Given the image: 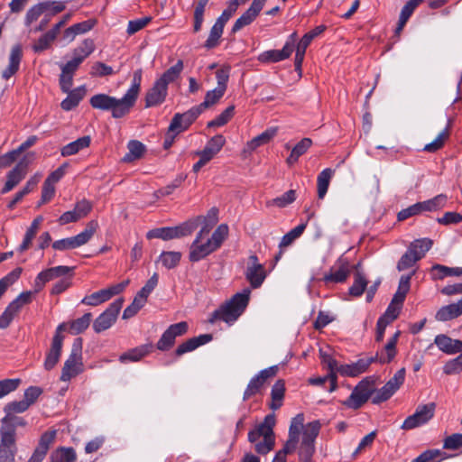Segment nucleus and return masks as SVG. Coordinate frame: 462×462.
Here are the masks:
<instances>
[{
  "instance_id": "nucleus-1",
  "label": "nucleus",
  "mask_w": 462,
  "mask_h": 462,
  "mask_svg": "<svg viewBox=\"0 0 462 462\" xmlns=\"http://www.w3.org/2000/svg\"><path fill=\"white\" fill-rule=\"evenodd\" d=\"M303 413H299L291 420L288 439L282 449L279 450L273 462H286L287 454L294 452L299 445V457L304 462H310L315 453V440L319 433V420L304 424Z\"/></svg>"
},
{
  "instance_id": "nucleus-2",
  "label": "nucleus",
  "mask_w": 462,
  "mask_h": 462,
  "mask_svg": "<svg viewBox=\"0 0 462 462\" xmlns=\"http://www.w3.org/2000/svg\"><path fill=\"white\" fill-rule=\"evenodd\" d=\"M142 76L141 69L134 72L131 86L121 98L106 94H96L89 99L90 106L95 109L110 111L112 117L116 119L125 116L130 113L138 98Z\"/></svg>"
},
{
  "instance_id": "nucleus-3",
  "label": "nucleus",
  "mask_w": 462,
  "mask_h": 462,
  "mask_svg": "<svg viewBox=\"0 0 462 462\" xmlns=\"http://www.w3.org/2000/svg\"><path fill=\"white\" fill-rule=\"evenodd\" d=\"M211 227L204 226L197 234L195 240L189 247V259L190 262H199L217 251L228 235V226L221 224L209 237Z\"/></svg>"
},
{
  "instance_id": "nucleus-4",
  "label": "nucleus",
  "mask_w": 462,
  "mask_h": 462,
  "mask_svg": "<svg viewBox=\"0 0 462 462\" xmlns=\"http://www.w3.org/2000/svg\"><path fill=\"white\" fill-rule=\"evenodd\" d=\"M399 336L400 332L397 331L375 356L360 358L355 363L339 365L338 373L345 376L354 377L365 373L374 361H379L381 364L390 363L396 355V344Z\"/></svg>"
},
{
  "instance_id": "nucleus-5",
  "label": "nucleus",
  "mask_w": 462,
  "mask_h": 462,
  "mask_svg": "<svg viewBox=\"0 0 462 462\" xmlns=\"http://www.w3.org/2000/svg\"><path fill=\"white\" fill-rule=\"evenodd\" d=\"M250 293L249 289H245L242 292L236 293L229 300L212 312L208 322L215 323L217 320H222L227 324H233L247 307Z\"/></svg>"
},
{
  "instance_id": "nucleus-6",
  "label": "nucleus",
  "mask_w": 462,
  "mask_h": 462,
  "mask_svg": "<svg viewBox=\"0 0 462 462\" xmlns=\"http://www.w3.org/2000/svg\"><path fill=\"white\" fill-rule=\"evenodd\" d=\"M98 228L97 220L88 222L85 229L75 236L67 237L55 241L52 247L58 251L71 250L80 247L88 243Z\"/></svg>"
},
{
  "instance_id": "nucleus-7",
  "label": "nucleus",
  "mask_w": 462,
  "mask_h": 462,
  "mask_svg": "<svg viewBox=\"0 0 462 462\" xmlns=\"http://www.w3.org/2000/svg\"><path fill=\"white\" fill-rule=\"evenodd\" d=\"M82 340L76 338L71 348V352L62 367L60 380L68 382L83 372L82 363Z\"/></svg>"
},
{
  "instance_id": "nucleus-8",
  "label": "nucleus",
  "mask_w": 462,
  "mask_h": 462,
  "mask_svg": "<svg viewBox=\"0 0 462 462\" xmlns=\"http://www.w3.org/2000/svg\"><path fill=\"white\" fill-rule=\"evenodd\" d=\"M123 299H117L102 312L93 322V329L100 333L111 328L116 321L117 316L123 307Z\"/></svg>"
},
{
  "instance_id": "nucleus-9",
  "label": "nucleus",
  "mask_w": 462,
  "mask_h": 462,
  "mask_svg": "<svg viewBox=\"0 0 462 462\" xmlns=\"http://www.w3.org/2000/svg\"><path fill=\"white\" fill-rule=\"evenodd\" d=\"M129 284V280H125L120 283L114 284L106 289L100 290L93 292L90 295L85 296L81 300V303L87 306H97L107 300L113 296L121 293Z\"/></svg>"
},
{
  "instance_id": "nucleus-10",
  "label": "nucleus",
  "mask_w": 462,
  "mask_h": 462,
  "mask_svg": "<svg viewBox=\"0 0 462 462\" xmlns=\"http://www.w3.org/2000/svg\"><path fill=\"white\" fill-rule=\"evenodd\" d=\"M195 229L193 223H184L173 227L154 228L146 234L148 239L161 238L162 240H170L190 235Z\"/></svg>"
},
{
  "instance_id": "nucleus-11",
  "label": "nucleus",
  "mask_w": 462,
  "mask_h": 462,
  "mask_svg": "<svg viewBox=\"0 0 462 462\" xmlns=\"http://www.w3.org/2000/svg\"><path fill=\"white\" fill-rule=\"evenodd\" d=\"M435 408L436 405L434 402L418 406L416 411L405 419L402 425V429L412 430L426 424L433 418Z\"/></svg>"
},
{
  "instance_id": "nucleus-12",
  "label": "nucleus",
  "mask_w": 462,
  "mask_h": 462,
  "mask_svg": "<svg viewBox=\"0 0 462 462\" xmlns=\"http://www.w3.org/2000/svg\"><path fill=\"white\" fill-rule=\"evenodd\" d=\"M188 323L180 321L171 325L162 335L156 344V347L161 351H168L174 344L178 337L183 336L188 331Z\"/></svg>"
},
{
  "instance_id": "nucleus-13",
  "label": "nucleus",
  "mask_w": 462,
  "mask_h": 462,
  "mask_svg": "<svg viewBox=\"0 0 462 462\" xmlns=\"http://www.w3.org/2000/svg\"><path fill=\"white\" fill-rule=\"evenodd\" d=\"M405 374V368L398 370L394 375L375 393V395L373 398V402L380 403L391 398L403 383Z\"/></svg>"
},
{
  "instance_id": "nucleus-14",
  "label": "nucleus",
  "mask_w": 462,
  "mask_h": 462,
  "mask_svg": "<svg viewBox=\"0 0 462 462\" xmlns=\"http://www.w3.org/2000/svg\"><path fill=\"white\" fill-rule=\"evenodd\" d=\"M245 276L254 289L259 288L265 280L266 272L264 266L259 263L258 257L255 254L249 256Z\"/></svg>"
},
{
  "instance_id": "nucleus-15",
  "label": "nucleus",
  "mask_w": 462,
  "mask_h": 462,
  "mask_svg": "<svg viewBox=\"0 0 462 462\" xmlns=\"http://www.w3.org/2000/svg\"><path fill=\"white\" fill-rule=\"evenodd\" d=\"M350 273L351 266L348 260L341 256L330 268L329 273L324 275L323 281L326 284L341 283L346 281Z\"/></svg>"
},
{
  "instance_id": "nucleus-16",
  "label": "nucleus",
  "mask_w": 462,
  "mask_h": 462,
  "mask_svg": "<svg viewBox=\"0 0 462 462\" xmlns=\"http://www.w3.org/2000/svg\"><path fill=\"white\" fill-rule=\"evenodd\" d=\"M277 373V366H271L269 368L263 369L259 372L256 375H254L249 382L245 393H244V400H248L252 396L258 393L261 388L264 385L266 381L273 377Z\"/></svg>"
},
{
  "instance_id": "nucleus-17",
  "label": "nucleus",
  "mask_w": 462,
  "mask_h": 462,
  "mask_svg": "<svg viewBox=\"0 0 462 462\" xmlns=\"http://www.w3.org/2000/svg\"><path fill=\"white\" fill-rule=\"evenodd\" d=\"M267 0H253L250 7L235 22L232 32H236L251 24L263 8Z\"/></svg>"
},
{
  "instance_id": "nucleus-18",
  "label": "nucleus",
  "mask_w": 462,
  "mask_h": 462,
  "mask_svg": "<svg viewBox=\"0 0 462 462\" xmlns=\"http://www.w3.org/2000/svg\"><path fill=\"white\" fill-rule=\"evenodd\" d=\"M200 115L199 108L196 106L191 107L189 110L182 114H175L170 124V130H174L178 134H180L187 130L189 125L197 119Z\"/></svg>"
},
{
  "instance_id": "nucleus-19",
  "label": "nucleus",
  "mask_w": 462,
  "mask_h": 462,
  "mask_svg": "<svg viewBox=\"0 0 462 462\" xmlns=\"http://www.w3.org/2000/svg\"><path fill=\"white\" fill-rule=\"evenodd\" d=\"M0 434V449H5V451L14 450L15 452V426L11 422V419L8 416L2 420Z\"/></svg>"
},
{
  "instance_id": "nucleus-20",
  "label": "nucleus",
  "mask_w": 462,
  "mask_h": 462,
  "mask_svg": "<svg viewBox=\"0 0 462 462\" xmlns=\"http://www.w3.org/2000/svg\"><path fill=\"white\" fill-rule=\"evenodd\" d=\"M167 90L168 87L165 86V83L157 79L146 94L145 106L151 107L162 104L166 98Z\"/></svg>"
},
{
  "instance_id": "nucleus-21",
  "label": "nucleus",
  "mask_w": 462,
  "mask_h": 462,
  "mask_svg": "<svg viewBox=\"0 0 462 462\" xmlns=\"http://www.w3.org/2000/svg\"><path fill=\"white\" fill-rule=\"evenodd\" d=\"M370 397V390L366 385L359 383L351 393L344 404L351 409H358L365 403Z\"/></svg>"
},
{
  "instance_id": "nucleus-22",
  "label": "nucleus",
  "mask_w": 462,
  "mask_h": 462,
  "mask_svg": "<svg viewBox=\"0 0 462 462\" xmlns=\"http://www.w3.org/2000/svg\"><path fill=\"white\" fill-rule=\"evenodd\" d=\"M434 343L440 351L448 355H455L462 350V341L453 339L444 334L437 335Z\"/></svg>"
},
{
  "instance_id": "nucleus-23",
  "label": "nucleus",
  "mask_w": 462,
  "mask_h": 462,
  "mask_svg": "<svg viewBox=\"0 0 462 462\" xmlns=\"http://www.w3.org/2000/svg\"><path fill=\"white\" fill-rule=\"evenodd\" d=\"M291 55V43H285L282 50H269L258 56L263 63H275L288 59Z\"/></svg>"
},
{
  "instance_id": "nucleus-24",
  "label": "nucleus",
  "mask_w": 462,
  "mask_h": 462,
  "mask_svg": "<svg viewBox=\"0 0 462 462\" xmlns=\"http://www.w3.org/2000/svg\"><path fill=\"white\" fill-rule=\"evenodd\" d=\"M225 143L226 138L222 134H217L211 137L205 148L200 152H197L196 154L202 155L210 162L221 151Z\"/></svg>"
},
{
  "instance_id": "nucleus-25",
  "label": "nucleus",
  "mask_w": 462,
  "mask_h": 462,
  "mask_svg": "<svg viewBox=\"0 0 462 462\" xmlns=\"http://www.w3.org/2000/svg\"><path fill=\"white\" fill-rule=\"evenodd\" d=\"M62 342H63V337L62 336H57L53 337L51 346L47 353L45 361H44V368L48 371L51 370L59 362L60 355H61V349H62Z\"/></svg>"
},
{
  "instance_id": "nucleus-26",
  "label": "nucleus",
  "mask_w": 462,
  "mask_h": 462,
  "mask_svg": "<svg viewBox=\"0 0 462 462\" xmlns=\"http://www.w3.org/2000/svg\"><path fill=\"white\" fill-rule=\"evenodd\" d=\"M23 57V51L20 45H14L12 47L9 55V64L5 69L2 72V78L9 79L14 76L19 69L20 63Z\"/></svg>"
},
{
  "instance_id": "nucleus-27",
  "label": "nucleus",
  "mask_w": 462,
  "mask_h": 462,
  "mask_svg": "<svg viewBox=\"0 0 462 462\" xmlns=\"http://www.w3.org/2000/svg\"><path fill=\"white\" fill-rule=\"evenodd\" d=\"M86 87L80 86L69 92H66L68 94L67 97L63 99L60 103V106L64 111H70L77 107L79 102L84 98L86 95Z\"/></svg>"
},
{
  "instance_id": "nucleus-28",
  "label": "nucleus",
  "mask_w": 462,
  "mask_h": 462,
  "mask_svg": "<svg viewBox=\"0 0 462 462\" xmlns=\"http://www.w3.org/2000/svg\"><path fill=\"white\" fill-rule=\"evenodd\" d=\"M276 134H277L276 127H270V128L266 129L264 132H263L259 135L255 136L251 141L247 142L244 152H254L258 147L268 143Z\"/></svg>"
},
{
  "instance_id": "nucleus-29",
  "label": "nucleus",
  "mask_w": 462,
  "mask_h": 462,
  "mask_svg": "<svg viewBox=\"0 0 462 462\" xmlns=\"http://www.w3.org/2000/svg\"><path fill=\"white\" fill-rule=\"evenodd\" d=\"M275 424L274 415H267L263 423L259 424L255 429L252 430L248 433V440L252 444H256L263 435L268 434V430L271 427Z\"/></svg>"
},
{
  "instance_id": "nucleus-30",
  "label": "nucleus",
  "mask_w": 462,
  "mask_h": 462,
  "mask_svg": "<svg viewBox=\"0 0 462 462\" xmlns=\"http://www.w3.org/2000/svg\"><path fill=\"white\" fill-rule=\"evenodd\" d=\"M462 314V298L457 302L440 308L436 313V319L448 321L457 318Z\"/></svg>"
},
{
  "instance_id": "nucleus-31",
  "label": "nucleus",
  "mask_w": 462,
  "mask_h": 462,
  "mask_svg": "<svg viewBox=\"0 0 462 462\" xmlns=\"http://www.w3.org/2000/svg\"><path fill=\"white\" fill-rule=\"evenodd\" d=\"M152 344H145V345L139 346L137 347L130 349L127 352L122 354L119 356V361L121 363L138 362L143 357L147 356L152 351Z\"/></svg>"
},
{
  "instance_id": "nucleus-32",
  "label": "nucleus",
  "mask_w": 462,
  "mask_h": 462,
  "mask_svg": "<svg viewBox=\"0 0 462 462\" xmlns=\"http://www.w3.org/2000/svg\"><path fill=\"white\" fill-rule=\"evenodd\" d=\"M91 138L88 135L82 136L76 141H73L64 145L60 150V154L63 157L77 154L80 151L88 148L90 145Z\"/></svg>"
},
{
  "instance_id": "nucleus-33",
  "label": "nucleus",
  "mask_w": 462,
  "mask_h": 462,
  "mask_svg": "<svg viewBox=\"0 0 462 462\" xmlns=\"http://www.w3.org/2000/svg\"><path fill=\"white\" fill-rule=\"evenodd\" d=\"M41 177L42 175L40 173H35L33 176H32L27 180L24 187L14 195V199L7 205V208L9 209H13L15 207V205L19 201H21L25 195L32 192L40 182Z\"/></svg>"
},
{
  "instance_id": "nucleus-34",
  "label": "nucleus",
  "mask_w": 462,
  "mask_h": 462,
  "mask_svg": "<svg viewBox=\"0 0 462 462\" xmlns=\"http://www.w3.org/2000/svg\"><path fill=\"white\" fill-rule=\"evenodd\" d=\"M77 453L71 447H59L50 455V462H75Z\"/></svg>"
},
{
  "instance_id": "nucleus-35",
  "label": "nucleus",
  "mask_w": 462,
  "mask_h": 462,
  "mask_svg": "<svg viewBox=\"0 0 462 462\" xmlns=\"http://www.w3.org/2000/svg\"><path fill=\"white\" fill-rule=\"evenodd\" d=\"M422 2H423V0H409L404 5V6L402 7V9L401 11L398 25L395 30L396 34H399L402 31L403 27L405 26L409 18L411 16L414 10Z\"/></svg>"
},
{
  "instance_id": "nucleus-36",
  "label": "nucleus",
  "mask_w": 462,
  "mask_h": 462,
  "mask_svg": "<svg viewBox=\"0 0 462 462\" xmlns=\"http://www.w3.org/2000/svg\"><path fill=\"white\" fill-rule=\"evenodd\" d=\"M335 174V171L331 168L324 169L317 178V189H318V197L320 199H323L326 196L329 183L331 179Z\"/></svg>"
},
{
  "instance_id": "nucleus-37",
  "label": "nucleus",
  "mask_w": 462,
  "mask_h": 462,
  "mask_svg": "<svg viewBox=\"0 0 462 462\" xmlns=\"http://www.w3.org/2000/svg\"><path fill=\"white\" fill-rule=\"evenodd\" d=\"M432 240L429 238L416 239L411 243L408 249L420 261L432 246Z\"/></svg>"
},
{
  "instance_id": "nucleus-38",
  "label": "nucleus",
  "mask_w": 462,
  "mask_h": 462,
  "mask_svg": "<svg viewBox=\"0 0 462 462\" xmlns=\"http://www.w3.org/2000/svg\"><path fill=\"white\" fill-rule=\"evenodd\" d=\"M43 221V217L42 216L37 217L33 219L31 226L26 230V233L23 237V243L19 246L20 252L26 251L32 245L33 238L35 237L42 222Z\"/></svg>"
},
{
  "instance_id": "nucleus-39",
  "label": "nucleus",
  "mask_w": 462,
  "mask_h": 462,
  "mask_svg": "<svg viewBox=\"0 0 462 462\" xmlns=\"http://www.w3.org/2000/svg\"><path fill=\"white\" fill-rule=\"evenodd\" d=\"M312 145V141L310 138L301 139L291 150V154L286 162L289 165H292L298 162L299 158L303 155Z\"/></svg>"
},
{
  "instance_id": "nucleus-40",
  "label": "nucleus",
  "mask_w": 462,
  "mask_h": 462,
  "mask_svg": "<svg viewBox=\"0 0 462 462\" xmlns=\"http://www.w3.org/2000/svg\"><path fill=\"white\" fill-rule=\"evenodd\" d=\"M25 176L26 174L24 172L20 171L18 169L14 167L6 174V181L1 190V193L5 194L11 191L25 178Z\"/></svg>"
},
{
  "instance_id": "nucleus-41",
  "label": "nucleus",
  "mask_w": 462,
  "mask_h": 462,
  "mask_svg": "<svg viewBox=\"0 0 462 462\" xmlns=\"http://www.w3.org/2000/svg\"><path fill=\"white\" fill-rule=\"evenodd\" d=\"M285 386L284 383L282 380L277 381L272 388L271 397L272 402L270 403V408L273 411L280 409L282 405V401L284 398Z\"/></svg>"
},
{
  "instance_id": "nucleus-42",
  "label": "nucleus",
  "mask_w": 462,
  "mask_h": 462,
  "mask_svg": "<svg viewBox=\"0 0 462 462\" xmlns=\"http://www.w3.org/2000/svg\"><path fill=\"white\" fill-rule=\"evenodd\" d=\"M274 443L273 427H271L268 430V434L263 435V439L256 442L254 450L260 455H266L273 448Z\"/></svg>"
},
{
  "instance_id": "nucleus-43",
  "label": "nucleus",
  "mask_w": 462,
  "mask_h": 462,
  "mask_svg": "<svg viewBox=\"0 0 462 462\" xmlns=\"http://www.w3.org/2000/svg\"><path fill=\"white\" fill-rule=\"evenodd\" d=\"M128 152L124 156L123 162H131L140 159L145 152V146L139 141L132 140L127 143Z\"/></svg>"
},
{
  "instance_id": "nucleus-44",
  "label": "nucleus",
  "mask_w": 462,
  "mask_h": 462,
  "mask_svg": "<svg viewBox=\"0 0 462 462\" xmlns=\"http://www.w3.org/2000/svg\"><path fill=\"white\" fill-rule=\"evenodd\" d=\"M225 92V90L217 87L212 90L208 91L206 93L204 101L199 106H196V108H199L201 114L206 108H208L209 106L217 104L224 96Z\"/></svg>"
},
{
  "instance_id": "nucleus-45",
  "label": "nucleus",
  "mask_w": 462,
  "mask_h": 462,
  "mask_svg": "<svg viewBox=\"0 0 462 462\" xmlns=\"http://www.w3.org/2000/svg\"><path fill=\"white\" fill-rule=\"evenodd\" d=\"M448 198L444 194H439L433 199L418 202L419 207L422 212L424 211H436L442 208L447 203Z\"/></svg>"
},
{
  "instance_id": "nucleus-46",
  "label": "nucleus",
  "mask_w": 462,
  "mask_h": 462,
  "mask_svg": "<svg viewBox=\"0 0 462 462\" xmlns=\"http://www.w3.org/2000/svg\"><path fill=\"white\" fill-rule=\"evenodd\" d=\"M183 70V61L179 60L177 63L173 66H171L170 69H168L159 79L158 80L165 83V86L168 87V85L173 81H175L180 75L181 71Z\"/></svg>"
},
{
  "instance_id": "nucleus-47",
  "label": "nucleus",
  "mask_w": 462,
  "mask_h": 462,
  "mask_svg": "<svg viewBox=\"0 0 462 462\" xmlns=\"http://www.w3.org/2000/svg\"><path fill=\"white\" fill-rule=\"evenodd\" d=\"M225 25L220 23L219 22L216 21L214 25L212 26L209 35L205 42V48L208 50L213 49L217 47L219 44V39L221 38L223 34Z\"/></svg>"
},
{
  "instance_id": "nucleus-48",
  "label": "nucleus",
  "mask_w": 462,
  "mask_h": 462,
  "mask_svg": "<svg viewBox=\"0 0 462 462\" xmlns=\"http://www.w3.org/2000/svg\"><path fill=\"white\" fill-rule=\"evenodd\" d=\"M307 226L306 223H302L292 228L290 232L285 234L279 245L280 248H284L291 245L297 238H299L304 232Z\"/></svg>"
},
{
  "instance_id": "nucleus-49",
  "label": "nucleus",
  "mask_w": 462,
  "mask_h": 462,
  "mask_svg": "<svg viewBox=\"0 0 462 462\" xmlns=\"http://www.w3.org/2000/svg\"><path fill=\"white\" fill-rule=\"evenodd\" d=\"M91 313H85L81 318L73 320L69 326V331L73 335H78L85 331L91 321Z\"/></svg>"
},
{
  "instance_id": "nucleus-50",
  "label": "nucleus",
  "mask_w": 462,
  "mask_h": 462,
  "mask_svg": "<svg viewBox=\"0 0 462 462\" xmlns=\"http://www.w3.org/2000/svg\"><path fill=\"white\" fill-rule=\"evenodd\" d=\"M209 0H198V3L195 6L194 10V27L193 30L195 32H198L201 30L202 23L204 21V13L206 6Z\"/></svg>"
},
{
  "instance_id": "nucleus-51",
  "label": "nucleus",
  "mask_w": 462,
  "mask_h": 462,
  "mask_svg": "<svg viewBox=\"0 0 462 462\" xmlns=\"http://www.w3.org/2000/svg\"><path fill=\"white\" fill-rule=\"evenodd\" d=\"M321 358H322V363L328 366V368L330 372L329 378H330L331 384H332L331 388H330V392H332L336 388L337 377L335 375V373L336 372L338 373L339 365H337V362L333 357H331L329 355L323 354L322 352H321Z\"/></svg>"
},
{
  "instance_id": "nucleus-52",
  "label": "nucleus",
  "mask_w": 462,
  "mask_h": 462,
  "mask_svg": "<svg viewBox=\"0 0 462 462\" xmlns=\"http://www.w3.org/2000/svg\"><path fill=\"white\" fill-rule=\"evenodd\" d=\"M449 131L448 128L446 127L444 130H442L438 136L430 143L426 144L423 148L424 151L429 152H435L445 143V141L448 138Z\"/></svg>"
},
{
  "instance_id": "nucleus-53",
  "label": "nucleus",
  "mask_w": 462,
  "mask_h": 462,
  "mask_svg": "<svg viewBox=\"0 0 462 462\" xmlns=\"http://www.w3.org/2000/svg\"><path fill=\"white\" fill-rule=\"evenodd\" d=\"M180 258L181 254L173 251L163 252L160 255V261L167 269H172L176 267L179 264Z\"/></svg>"
},
{
  "instance_id": "nucleus-54",
  "label": "nucleus",
  "mask_w": 462,
  "mask_h": 462,
  "mask_svg": "<svg viewBox=\"0 0 462 462\" xmlns=\"http://www.w3.org/2000/svg\"><path fill=\"white\" fill-rule=\"evenodd\" d=\"M23 269L21 267L14 268L0 280V293L3 295L6 289L14 284L21 276Z\"/></svg>"
},
{
  "instance_id": "nucleus-55",
  "label": "nucleus",
  "mask_w": 462,
  "mask_h": 462,
  "mask_svg": "<svg viewBox=\"0 0 462 462\" xmlns=\"http://www.w3.org/2000/svg\"><path fill=\"white\" fill-rule=\"evenodd\" d=\"M367 286V281L363 274L356 273L352 286L349 288V294L355 297H359L363 294Z\"/></svg>"
},
{
  "instance_id": "nucleus-56",
  "label": "nucleus",
  "mask_w": 462,
  "mask_h": 462,
  "mask_svg": "<svg viewBox=\"0 0 462 462\" xmlns=\"http://www.w3.org/2000/svg\"><path fill=\"white\" fill-rule=\"evenodd\" d=\"M235 106H230L226 108L219 116L215 119L208 123V127H219L226 125L234 116Z\"/></svg>"
},
{
  "instance_id": "nucleus-57",
  "label": "nucleus",
  "mask_w": 462,
  "mask_h": 462,
  "mask_svg": "<svg viewBox=\"0 0 462 462\" xmlns=\"http://www.w3.org/2000/svg\"><path fill=\"white\" fill-rule=\"evenodd\" d=\"M326 30L325 25H319L310 32L305 33L303 37L299 42L297 47L304 50L306 51L308 46L311 43L313 39L321 34Z\"/></svg>"
},
{
  "instance_id": "nucleus-58",
  "label": "nucleus",
  "mask_w": 462,
  "mask_h": 462,
  "mask_svg": "<svg viewBox=\"0 0 462 462\" xmlns=\"http://www.w3.org/2000/svg\"><path fill=\"white\" fill-rule=\"evenodd\" d=\"M57 34L53 32L51 30L48 31L44 33L37 42L32 46V49L35 52H41L46 49H48L51 43L56 39Z\"/></svg>"
},
{
  "instance_id": "nucleus-59",
  "label": "nucleus",
  "mask_w": 462,
  "mask_h": 462,
  "mask_svg": "<svg viewBox=\"0 0 462 462\" xmlns=\"http://www.w3.org/2000/svg\"><path fill=\"white\" fill-rule=\"evenodd\" d=\"M296 199V191L294 189H290L283 193L282 196L273 199L272 201L268 202V205H274L279 208H284Z\"/></svg>"
},
{
  "instance_id": "nucleus-60",
  "label": "nucleus",
  "mask_w": 462,
  "mask_h": 462,
  "mask_svg": "<svg viewBox=\"0 0 462 462\" xmlns=\"http://www.w3.org/2000/svg\"><path fill=\"white\" fill-rule=\"evenodd\" d=\"M94 42L90 39H86L78 48L73 51V55H76L84 60L94 51Z\"/></svg>"
},
{
  "instance_id": "nucleus-61",
  "label": "nucleus",
  "mask_w": 462,
  "mask_h": 462,
  "mask_svg": "<svg viewBox=\"0 0 462 462\" xmlns=\"http://www.w3.org/2000/svg\"><path fill=\"white\" fill-rule=\"evenodd\" d=\"M146 303L143 298L135 296L133 302L124 310L123 319H128L134 317Z\"/></svg>"
},
{
  "instance_id": "nucleus-62",
  "label": "nucleus",
  "mask_w": 462,
  "mask_h": 462,
  "mask_svg": "<svg viewBox=\"0 0 462 462\" xmlns=\"http://www.w3.org/2000/svg\"><path fill=\"white\" fill-rule=\"evenodd\" d=\"M44 13L45 9L42 2L32 5L25 14V25L29 26L31 23L38 20V18Z\"/></svg>"
},
{
  "instance_id": "nucleus-63",
  "label": "nucleus",
  "mask_w": 462,
  "mask_h": 462,
  "mask_svg": "<svg viewBox=\"0 0 462 462\" xmlns=\"http://www.w3.org/2000/svg\"><path fill=\"white\" fill-rule=\"evenodd\" d=\"M57 431L56 430H49L44 432L40 439L37 449L47 454L50 446L53 443L56 438Z\"/></svg>"
},
{
  "instance_id": "nucleus-64",
  "label": "nucleus",
  "mask_w": 462,
  "mask_h": 462,
  "mask_svg": "<svg viewBox=\"0 0 462 462\" xmlns=\"http://www.w3.org/2000/svg\"><path fill=\"white\" fill-rule=\"evenodd\" d=\"M441 459V451L439 449H430L421 453L411 462H436Z\"/></svg>"
}]
</instances>
